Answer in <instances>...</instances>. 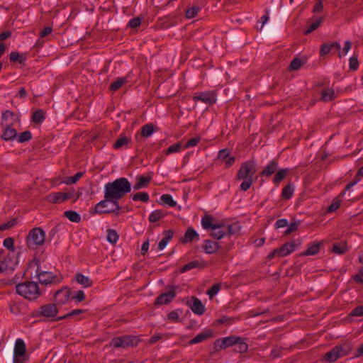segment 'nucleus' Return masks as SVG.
Instances as JSON below:
<instances>
[{"label": "nucleus", "mask_w": 363, "mask_h": 363, "mask_svg": "<svg viewBox=\"0 0 363 363\" xmlns=\"http://www.w3.org/2000/svg\"><path fill=\"white\" fill-rule=\"evenodd\" d=\"M131 190L130 182L125 178H119L107 183L104 186V198L111 200V203L116 209H120L118 200L122 199Z\"/></svg>", "instance_id": "f257e3e1"}, {"label": "nucleus", "mask_w": 363, "mask_h": 363, "mask_svg": "<svg viewBox=\"0 0 363 363\" xmlns=\"http://www.w3.org/2000/svg\"><path fill=\"white\" fill-rule=\"evenodd\" d=\"M322 21H323L322 17H319V18H316L315 21L314 22L311 23V24L308 26V28L305 30L304 33L306 35H308V34L311 33V32H313V30H316L320 26V24L322 23Z\"/></svg>", "instance_id": "e433bc0d"}, {"label": "nucleus", "mask_w": 363, "mask_h": 363, "mask_svg": "<svg viewBox=\"0 0 363 363\" xmlns=\"http://www.w3.org/2000/svg\"><path fill=\"white\" fill-rule=\"evenodd\" d=\"M18 294L23 298L33 301L37 299L41 294L38 284L34 281H26L16 285Z\"/></svg>", "instance_id": "20e7f679"}, {"label": "nucleus", "mask_w": 363, "mask_h": 363, "mask_svg": "<svg viewBox=\"0 0 363 363\" xmlns=\"http://www.w3.org/2000/svg\"><path fill=\"white\" fill-rule=\"evenodd\" d=\"M4 127L5 129L1 138L5 140H11L15 139L17 136V131L14 128H12L11 125Z\"/></svg>", "instance_id": "4be33fe9"}, {"label": "nucleus", "mask_w": 363, "mask_h": 363, "mask_svg": "<svg viewBox=\"0 0 363 363\" xmlns=\"http://www.w3.org/2000/svg\"><path fill=\"white\" fill-rule=\"evenodd\" d=\"M150 177H145L144 176L139 177L137 179V182L133 186L134 190H138L147 186L150 182Z\"/></svg>", "instance_id": "bb28decb"}, {"label": "nucleus", "mask_w": 363, "mask_h": 363, "mask_svg": "<svg viewBox=\"0 0 363 363\" xmlns=\"http://www.w3.org/2000/svg\"><path fill=\"white\" fill-rule=\"evenodd\" d=\"M347 243L343 242L337 244H335L333 246L332 251L333 252L337 255H342L347 251Z\"/></svg>", "instance_id": "c85d7f7f"}, {"label": "nucleus", "mask_w": 363, "mask_h": 363, "mask_svg": "<svg viewBox=\"0 0 363 363\" xmlns=\"http://www.w3.org/2000/svg\"><path fill=\"white\" fill-rule=\"evenodd\" d=\"M240 337L231 335L229 337L217 340L214 342L215 352H218L221 350H225L227 347L236 345V344L240 340Z\"/></svg>", "instance_id": "6e6552de"}, {"label": "nucleus", "mask_w": 363, "mask_h": 363, "mask_svg": "<svg viewBox=\"0 0 363 363\" xmlns=\"http://www.w3.org/2000/svg\"><path fill=\"white\" fill-rule=\"evenodd\" d=\"M44 119L45 112L43 110L38 109L33 113L32 116V121L33 123H41Z\"/></svg>", "instance_id": "72a5a7b5"}, {"label": "nucleus", "mask_w": 363, "mask_h": 363, "mask_svg": "<svg viewBox=\"0 0 363 363\" xmlns=\"http://www.w3.org/2000/svg\"><path fill=\"white\" fill-rule=\"evenodd\" d=\"M140 23L141 19L140 18H135L129 21L128 26L131 28H135L140 26Z\"/></svg>", "instance_id": "052dcab7"}, {"label": "nucleus", "mask_w": 363, "mask_h": 363, "mask_svg": "<svg viewBox=\"0 0 363 363\" xmlns=\"http://www.w3.org/2000/svg\"><path fill=\"white\" fill-rule=\"evenodd\" d=\"M12 262L11 259L10 258L5 259L4 260L0 261V272L6 271V270H13V266L9 264L8 262Z\"/></svg>", "instance_id": "79ce46f5"}, {"label": "nucleus", "mask_w": 363, "mask_h": 363, "mask_svg": "<svg viewBox=\"0 0 363 363\" xmlns=\"http://www.w3.org/2000/svg\"><path fill=\"white\" fill-rule=\"evenodd\" d=\"M220 289V284H214L210 289L208 290L207 294L210 296V298H213V296L219 291Z\"/></svg>", "instance_id": "4d7b16f0"}, {"label": "nucleus", "mask_w": 363, "mask_h": 363, "mask_svg": "<svg viewBox=\"0 0 363 363\" xmlns=\"http://www.w3.org/2000/svg\"><path fill=\"white\" fill-rule=\"evenodd\" d=\"M155 130V127L153 124H146L141 128V135L145 138L149 137L154 133Z\"/></svg>", "instance_id": "7c9ffc66"}, {"label": "nucleus", "mask_w": 363, "mask_h": 363, "mask_svg": "<svg viewBox=\"0 0 363 363\" xmlns=\"http://www.w3.org/2000/svg\"><path fill=\"white\" fill-rule=\"evenodd\" d=\"M82 176V172H78L73 177H69L66 178L63 183H65V184H75Z\"/></svg>", "instance_id": "49530a36"}, {"label": "nucleus", "mask_w": 363, "mask_h": 363, "mask_svg": "<svg viewBox=\"0 0 363 363\" xmlns=\"http://www.w3.org/2000/svg\"><path fill=\"white\" fill-rule=\"evenodd\" d=\"M195 102L201 101L208 105H212L216 102V95L214 91L201 92L193 96Z\"/></svg>", "instance_id": "ddd939ff"}, {"label": "nucleus", "mask_w": 363, "mask_h": 363, "mask_svg": "<svg viewBox=\"0 0 363 363\" xmlns=\"http://www.w3.org/2000/svg\"><path fill=\"white\" fill-rule=\"evenodd\" d=\"M192 311L198 315H202L205 311V306L201 301L196 297L192 296L190 301L186 302Z\"/></svg>", "instance_id": "2eb2a0df"}, {"label": "nucleus", "mask_w": 363, "mask_h": 363, "mask_svg": "<svg viewBox=\"0 0 363 363\" xmlns=\"http://www.w3.org/2000/svg\"><path fill=\"white\" fill-rule=\"evenodd\" d=\"M32 137L31 133L28 130L21 133L18 137L19 143H24L30 140Z\"/></svg>", "instance_id": "8fccbe9b"}, {"label": "nucleus", "mask_w": 363, "mask_h": 363, "mask_svg": "<svg viewBox=\"0 0 363 363\" xmlns=\"http://www.w3.org/2000/svg\"><path fill=\"white\" fill-rule=\"evenodd\" d=\"M52 31V28L51 26H48L44 28L40 33V38H45L49 34H50Z\"/></svg>", "instance_id": "0e129e2a"}, {"label": "nucleus", "mask_w": 363, "mask_h": 363, "mask_svg": "<svg viewBox=\"0 0 363 363\" xmlns=\"http://www.w3.org/2000/svg\"><path fill=\"white\" fill-rule=\"evenodd\" d=\"M359 66L358 60L356 57L350 59V67L352 70H356Z\"/></svg>", "instance_id": "680f3d73"}, {"label": "nucleus", "mask_w": 363, "mask_h": 363, "mask_svg": "<svg viewBox=\"0 0 363 363\" xmlns=\"http://www.w3.org/2000/svg\"><path fill=\"white\" fill-rule=\"evenodd\" d=\"M302 65V61L298 58H295L290 64L289 69L291 70H297Z\"/></svg>", "instance_id": "864d4df0"}, {"label": "nucleus", "mask_w": 363, "mask_h": 363, "mask_svg": "<svg viewBox=\"0 0 363 363\" xmlns=\"http://www.w3.org/2000/svg\"><path fill=\"white\" fill-rule=\"evenodd\" d=\"M352 316H361L363 315V306H359L355 308L350 313Z\"/></svg>", "instance_id": "e2e57ef3"}, {"label": "nucleus", "mask_w": 363, "mask_h": 363, "mask_svg": "<svg viewBox=\"0 0 363 363\" xmlns=\"http://www.w3.org/2000/svg\"><path fill=\"white\" fill-rule=\"evenodd\" d=\"M225 228H226V235H232L237 234L240 231V226L238 223H233L231 225L225 224Z\"/></svg>", "instance_id": "c9c22d12"}, {"label": "nucleus", "mask_w": 363, "mask_h": 363, "mask_svg": "<svg viewBox=\"0 0 363 363\" xmlns=\"http://www.w3.org/2000/svg\"><path fill=\"white\" fill-rule=\"evenodd\" d=\"M201 224L203 228L211 230V235L215 239L220 240L226 235V231L224 230L225 223L217 220L211 216L206 215L202 218Z\"/></svg>", "instance_id": "f03ea898"}, {"label": "nucleus", "mask_w": 363, "mask_h": 363, "mask_svg": "<svg viewBox=\"0 0 363 363\" xmlns=\"http://www.w3.org/2000/svg\"><path fill=\"white\" fill-rule=\"evenodd\" d=\"M301 241H291L290 242H287L279 248H278L279 252V257H284L289 255L292 252L296 247H298L301 245Z\"/></svg>", "instance_id": "dca6fc26"}, {"label": "nucleus", "mask_w": 363, "mask_h": 363, "mask_svg": "<svg viewBox=\"0 0 363 363\" xmlns=\"http://www.w3.org/2000/svg\"><path fill=\"white\" fill-rule=\"evenodd\" d=\"M9 58L11 62H18L20 64H24V62L26 60V57L18 52H12L10 54Z\"/></svg>", "instance_id": "f704fd0d"}, {"label": "nucleus", "mask_w": 363, "mask_h": 363, "mask_svg": "<svg viewBox=\"0 0 363 363\" xmlns=\"http://www.w3.org/2000/svg\"><path fill=\"white\" fill-rule=\"evenodd\" d=\"M125 82L126 80L125 79L119 78L111 84L110 89L111 91H116L119 89Z\"/></svg>", "instance_id": "de8ad7c7"}, {"label": "nucleus", "mask_w": 363, "mask_h": 363, "mask_svg": "<svg viewBox=\"0 0 363 363\" xmlns=\"http://www.w3.org/2000/svg\"><path fill=\"white\" fill-rule=\"evenodd\" d=\"M352 350V347L347 344L337 345L330 352L324 354L322 360L327 363L335 362L340 357L347 355Z\"/></svg>", "instance_id": "39448f33"}, {"label": "nucleus", "mask_w": 363, "mask_h": 363, "mask_svg": "<svg viewBox=\"0 0 363 363\" xmlns=\"http://www.w3.org/2000/svg\"><path fill=\"white\" fill-rule=\"evenodd\" d=\"M164 216V213L160 211L156 210L151 213L149 217V220L152 223L156 222L159 220L160 218H162Z\"/></svg>", "instance_id": "c03bdc74"}, {"label": "nucleus", "mask_w": 363, "mask_h": 363, "mask_svg": "<svg viewBox=\"0 0 363 363\" xmlns=\"http://www.w3.org/2000/svg\"><path fill=\"white\" fill-rule=\"evenodd\" d=\"M161 200L163 201V203L172 207H174L177 205L176 201L173 200L172 196L169 194L162 195L161 196Z\"/></svg>", "instance_id": "a18cd8bd"}, {"label": "nucleus", "mask_w": 363, "mask_h": 363, "mask_svg": "<svg viewBox=\"0 0 363 363\" xmlns=\"http://www.w3.org/2000/svg\"><path fill=\"white\" fill-rule=\"evenodd\" d=\"M56 277L50 272H43L38 274V280L43 284H48L55 281Z\"/></svg>", "instance_id": "6ab92c4d"}, {"label": "nucleus", "mask_w": 363, "mask_h": 363, "mask_svg": "<svg viewBox=\"0 0 363 363\" xmlns=\"http://www.w3.org/2000/svg\"><path fill=\"white\" fill-rule=\"evenodd\" d=\"M168 291L160 294L155 301V306L165 305L170 303L176 296V289L177 286L170 285L167 286Z\"/></svg>", "instance_id": "9d476101"}, {"label": "nucleus", "mask_w": 363, "mask_h": 363, "mask_svg": "<svg viewBox=\"0 0 363 363\" xmlns=\"http://www.w3.org/2000/svg\"><path fill=\"white\" fill-rule=\"evenodd\" d=\"M164 238L159 242L158 247L163 250L167 245L168 242L172 238L174 232L172 230L164 232Z\"/></svg>", "instance_id": "cd10ccee"}, {"label": "nucleus", "mask_w": 363, "mask_h": 363, "mask_svg": "<svg viewBox=\"0 0 363 363\" xmlns=\"http://www.w3.org/2000/svg\"><path fill=\"white\" fill-rule=\"evenodd\" d=\"M256 172L255 164L252 161L245 162L242 164L237 174L238 179H245L241 184L240 188L243 191L247 190L252 183V176Z\"/></svg>", "instance_id": "7ed1b4c3"}, {"label": "nucleus", "mask_w": 363, "mask_h": 363, "mask_svg": "<svg viewBox=\"0 0 363 363\" xmlns=\"http://www.w3.org/2000/svg\"><path fill=\"white\" fill-rule=\"evenodd\" d=\"M294 193V186L292 184H287L283 189L281 196L284 199H289Z\"/></svg>", "instance_id": "ea45409f"}, {"label": "nucleus", "mask_w": 363, "mask_h": 363, "mask_svg": "<svg viewBox=\"0 0 363 363\" xmlns=\"http://www.w3.org/2000/svg\"><path fill=\"white\" fill-rule=\"evenodd\" d=\"M354 279L358 283L363 284V269H361L359 273L354 277Z\"/></svg>", "instance_id": "774afa93"}, {"label": "nucleus", "mask_w": 363, "mask_h": 363, "mask_svg": "<svg viewBox=\"0 0 363 363\" xmlns=\"http://www.w3.org/2000/svg\"><path fill=\"white\" fill-rule=\"evenodd\" d=\"M140 340L136 336L125 335L116 337L111 340L110 346L114 348H126L138 345Z\"/></svg>", "instance_id": "0eeeda50"}, {"label": "nucleus", "mask_w": 363, "mask_h": 363, "mask_svg": "<svg viewBox=\"0 0 363 363\" xmlns=\"http://www.w3.org/2000/svg\"><path fill=\"white\" fill-rule=\"evenodd\" d=\"M199 235L193 228H189L185 234L182 241L184 243L191 242L194 238H198Z\"/></svg>", "instance_id": "c756f323"}, {"label": "nucleus", "mask_w": 363, "mask_h": 363, "mask_svg": "<svg viewBox=\"0 0 363 363\" xmlns=\"http://www.w3.org/2000/svg\"><path fill=\"white\" fill-rule=\"evenodd\" d=\"M289 169H283L279 170L274 177V182L275 184H279L281 181H282L288 174Z\"/></svg>", "instance_id": "58836bf2"}, {"label": "nucleus", "mask_w": 363, "mask_h": 363, "mask_svg": "<svg viewBox=\"0 0 363 363\" xmlns=\"http://www.w3.org/2000/svg\"><path fill=\"white\" fill-rule=\"evenodd\" d=\"M58 313L56 303H49L40 307L38 315L48 319L55 318Z\"/></svg>", "instance_id": "1a4fd4ad"}, {"label": "nucleus", "mask_w": 363, "mask_h": 363, "mask_svg": "<svg viewBox=\"0 0 363 363\" xmlns=\"http://www.w3.org/2000/svg\"><path fill=\"white\" fill-rule=\"evenodd\" d=\"M201 140V137L200 136H197L196 138H194L192 139H191L190 140H189L186 145H185V148H188V147H194L196 145H197V144L200 142Z\"/></svg>", "instance_id": "bf43d9fd"}, {"label": "nucleus", "mask_w": 363, "mask_h": 363, "mask_svg": "<svg viewBox=\"0 0 363 363\" xmlns=\"http://www.w3.org/2000/svg\"><path fill=\"white\" fill-rule=\"evenodd\" d=\"M70 296V290L67 288H62L55 294L56 304L63 305L67 302Z\"/></svg>", "instance_id": "a211bd4d"}, {"label": "nucleus", "mask_w": 363, "mask_h": 363, "mask_svg": "<svg viewBox=\"0 0 363 363\" xmlns=\"http://www.w3.org/2000/svg\"><path fill=\"white\" fill-rule=\"evenodd\" d=\"M299 226V221H295L290 224L288 229L285 231V235H289L293 232H295L297 230Z\"/></svg>", "instance_id": "13d9d810"}, {"label": "nucleus", "mask_w": 363, "mask_h": 363, "mask_svg": "<svg viewBox=\"0 0 363 363\" xmlns=\"http://www.w3.org/2000/svg\"><path fill=\"white\" fill-rule=\"evenodd\" d=\"M330 50L331 46L327 44H323L320 48V55H325L328 54L330 51Z\"/></svg>", "instance_id": "338daca9"}, {"label": "nucleus", "mask_w": 363, "mask_h": 363, "mask_svg": "<svg viewBox=\"0 0 363 363\" xmlns=\"http://www.w3.org/2000/svg\"><path fill=\"white\" fill-rule=\"evenodd\" d=\"M45 240V233L40 228H33L28 234L26 238L27 246L29 248H35L44 244Z\"/></svg>", "instance_id": "423d86ee"}, {"label": "nucleus", "mask_w": 363, "mask_h": 363, "mask_svg": "<svg viewBox=\"0 0 363 363\" xmlns=\"http://www.w3.org/2000/svg\"><path fill=\"white\" fill-rule=\"evenodd\" d=\"M320 101L323 102H329L333 101L335 97V91L330 88H325L320 93Z\"/></svg>", "instance_id": "aec40b11"}, {"label": "nucleus", "mask_w": 363, "mask_h": 363, "mask_svg": "<svg viewBox=\"0 0 363 363\" xmlns=\"http://www.w3.org/2000/svg\"><path fill=\"white\" fill-rule=\"evenodd\" d=\"M199 11V8L197 7H191L186 10L185 13V16L187 18H192L195 17Z\"/></svg>", "instance_id": "5fc2aeb1"}, {"label": "nucleus", "mask_w": 363, "mask_h": 363, "mask_svg": "<svg viewBox=\"0 0 363 363\" xmlns=\"http://www.w3.org/2000/svg\"><path fill=\"white\" fill-rule=\"evenodd\" d=\"M277 169V164L275 162H271L262 171V175L270 176L275 172Z\"/></svg>", "instance_id": "2f4dec72"}, {"label": "nucleus", "mask_w": 363, "mask_h": 363, "mask_svg": "<svg viewBox=\"0 0 363 363\" xmlns=\"http://www.w3.org/2000/svg\"><path fill=\"white\" fill-rule=\"evenodd\" d=\"M133 200H140L143 202H147L149 200V195L145 192H140L133 196Z\"/></svg>", "instance_id": "09e8293b"}, {"label": "nucleus", "mask_w": 363, "mask_h": 363, "mask_svg": "<svg viewBox=\"0 0 363 363\" xmlns=\"http://www.w3.org/2000/svg\"><path fill=\"white\" fill-rule=\"evenodd\" d=\"M181 147H182V145H181V144L179 143H176V144L169 147L166 150L165 154L167 155H168L174 153V152H179L181 150Z\"/></svg>", "instance_id": "603ef678"}, {"label": "nucleus", "mask_w": 363, "mask_h": 363, "mask_svg": "<svg viewBox=\"0 0 363 363\" xmlns=\"http://www.w3.org/2000/svg\"><path fill=\"white\" fill-rule=\"evenodd\" d=\"M236 345L237 347L235 349V352L238 353H245L248 350V345L242 337L240 338Z\"/></svg>", "instance_id": "473e14b6"}, {"label": "nucleus", "mask_w": 363, "mask_h": 363, "mask_svg": "<svg viewBox=\"0 0 363 363\" xmlns=\"http://www.w3.org/2000/svg\"><path fill=\"white\" fill-rule=\"evenodd\" d=\"M73 194L68 192H56L48 195L45 201L50 203H60L66 200L71 199Z\"/></svg>", "instance_id": "f8f14e48"}, {"label": "nucleus", "mask_w": 363, "mask_h": 363, "mask_svg": "<svg viewBox=\"0 0 363 363\" xmlns=\"http://www.w3.org/2000/svg\"><path fill=\"white\" fill-rule=\"evenodd\" d=\"M109 203H111V200H108L104 198V200L100 201L96 205L94 209L95 213L99 214H106L118 212L119 211V209L116 208V206H113V208H108Z\"/></svg>", "instance_id": "4468645a"}, {"label": "nucleus", "mask_w": 363, "mask_h": 363, "mask_svg": "<svg viewBox=\"0 0 363 363\" xmlns=\"http://www.w3.org/2000/svg\"><path fill=\"white\" fill-rule=\"evenodd\" d=\"M65 216L70 221L79 223L81 220L80 216L75 211H67L65 212Z\"/></svg>", "instance_id": "a19ab883"}, {"label": "nucleus", "mask_w": 363, "mask_h": 363, "mask_svg": "<svg viewBox=\"0 0 363 363\" xmlns=\"http://www.w3.org/2000/svg\"><path fill=\"white\" fill-rule=\"evenodd\" d=\"M75 280L77 283L82 285L84 287H90L92 286V281L89 277L83 275L82 274L77 273L75 276Z\"/></svg>", "instance_id": "393cba45"}, {"label": "nucleus", "mask_w": 363, "mask_h": 363, "mask_svg": "<svg viewBox=\"0 0 363 363\" xmlns=\"http://www.w3.org/2000/svg\"><path fill=\"white\" fill-rule=\"evenodd\" d=\"M4 246L11 251H14V241L11 238H7L4 240Z\"/></svg>", "instance_id": "6e6d98bb"}, {"label": "nucleus", "mask_w": 363, "mask_h": 363, "mask_svg": "<svg viewBox=\"0 0 363 363\" xmlns=\"http://www.w3.org/2000/svg\"><path fill=\"white\" fill-rule=\"evenodd\" d=\"M212 336V332L211 330H207L203 332L198 335H196L194 339L189 341L190 345L199 343Z\"/></svg>", "instance_id": "a878e982"}, {"label": "nucleus", "mask_w": 363, "mask_h": 363, "mask_svg": "<svg viewBox=\"0 0 363 363\" xmlns=\"http://www.w3.org/2000/svg\"><path fill=\"white\" fill-rule=\"evenodd\" d=\"M203 247L206 253L212 254L219 249V245L211 240H206Z\"/></svg>", "instance_id": "b1692460"}, {"label": "nucleus", "mask_w": 363, "mask_h": 363, "mask_svg": "<svg viewBox=\"0 0 363 363\" xmlns=\"http://www.w3.org/2000/svg\"><path fill=\"white\" fill-rule=\"evenodd\" d=\"M19 116L11 111H6L2 114L1 124L3 126L12 125L13 124L19 122Z\"/></svg>", "instance_id": "f3484780"}, {"label": "nucleus", "mask_w": 363, "mask_h": 363, "mask_svg": "<svg viewBox=\"0 0 363 363\" xmlns=\"http://www.w3.org/2000/svg\"><path fill=\"white\" fill-rule=\"evenodd\" d=\"M321 245L322 242L311 244L308 246L305 252L300 254V256H310L316 255L319 252Z\"/></svg>", "instance_id": "412c9836"}, {"label": "nucleus", "mask_w": 363, "mask_h": 363, "mask_svg": "<svg viewBox=\"0 0 363 363\" xmlns=\"http://www.w3.org/2000/svg\"><path fill=\"white\" fill-rule=\"evenodd\" d=\"M26 360V345L21 339L16 341L13 363H22Z\"/></svg>", "instance_id": "9b49d317"}, {"label": "nucleus", "mask_w": 363, "mask_h": 363, "mask_svg": "<svg viewBox=\"0 0 363 363\" xmlns=\"http://www.w3.org/2000/svg\"><path fill=\"white\" fill-rule=\"evenodd\" d=\"M130 142V139L125 136H123L120 138L116 142L114 143V148L119 149L125 145H127Z\"/></svg>", "instance_id": "37998d69"}, {"label": "nucleus", "mask_w": 363, "mask_h": 363, "mask_svg": "<svg viewBox=\"0 0 363 363\" xmlns=\"http://www.w3.org/2000/svg\"><path fill=\"white\" fill-rule=\"evenodd\" d=\"M17 223L16 218H12L7 223H5L0 225V231H4L13 227Z\"/></svg>", "instance_id": "3c124183"}, {"label": "nucleus", "mask_w": 363, "mask_h": 363, "mask_svg": "<svg viewBox=\"0 0 363 363\" xmlns=\"http://www.w3.org/2000/svg\"><path fill=\"white\" fill-rule=\"evenodd\" d=\"M340 201L337 200H334L333 202L330 204V206L328 207V212H334L340 207Z\"/></svg>", "instance_id": "69168bd1"}, {"label": "nucleus", "mask_w": 363, "mask_h": 363, "mask_svg": "<svg viewBox=\"0 0 363 363\" xmlns=\"http://www.w3.org/2000/svg\"><path fill=\"white\" fill-rule=\"evenodd\" d=\"M118 235L115 230H107V240L111 244H116L118 240Z\"/></svg>", "instance_id": "4c0bfd02"}, {"label": "nucleus", "mask_w": 363, "mask_h": 363, "mask_svg": "<svg viewBox=\"0 0 363 363\" xmlns=\"http://www.w3.org/2000/svg\"><path fill=\"white\" fill-rule=\"evenodd\" d=\"M206 267V263L205 262H198V261H193V262H191L186 264H185L184 266H183L181 269H180V272L182 273H184L188 270H190L193 268H195V267H200V268H203V267Z\"/></svg>", "instance_id": "5701e85b"}]
</instances>
